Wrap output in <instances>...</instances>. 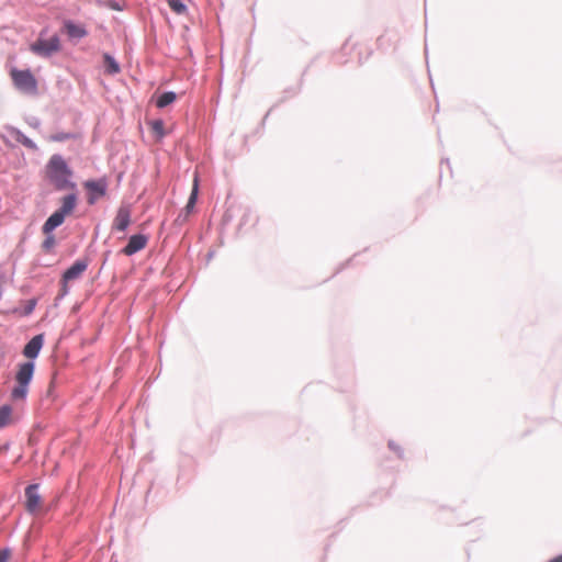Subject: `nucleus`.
I'll return each instance as SVG.
<instances>
[{
  "mask_svg": "<svg viewBox=\"0 0 562 562\" xmlns=\"http://www.w3.org/2000/svg\"><path fill=\"white\" fill-rule=\"evenodd\" d=\"M75 137H76V135L72 134V133L59 132V133L50 135L48 137V139L50 142H65V140H68V139H72Z\"/></svg>",
  "mask_w": 562,
  "mask_h": 562,
  "instance_id": "nucleus-21",
  "label": "nucleus"
},
{
  "mask_svg": "<svg viewBox=\"0 0 562 562\" xmlns=\"http://www.w3.org/2000/svg\"><path fill=\"white\" fill-rule=\"evenodd\" d=\"M198 193H199V176L195 173L194 178H193L192 191H191L190 198L188 200V203L186 205L187 213H190L193 210L196 199H198Z\"/></svg>",
  "mask_w": 562,
  "mask_h": 562,
  "instance_id": "nucleus-15",
  "label": "nucleus"
},
{
  "mask_svg": "<svg viewBox=\"0 0 562 562\" xmlns=\"http://www.w3.org/2000/svg\"><path fill=\"white\" fill-rule=\"evenodd\" d=\"M131 224V209L127 205L119 207L114 217L112 228L119 232H124Z\"/></svg>",
  "mask_w": 562,
  "mask_h": 562,
  "instance_id": "nucleus-8",
  "label": "nucleus"
},
{
  "mask_svg": "<svg viewBox=\"0 0 562 562\" xmlns=\"http://www.w3.org/2000/svg\"><path fill=\"white\" fill-rule=\"evenodd\" d=\"M35 366L33 362H24L18 366L15 373V386L12 389L10 397L12 401H24L29 393V385L33 379Z\"/></svg>",
  "mask_w": 562,
  "mask_h": 562,
  "instance_id": "nucleus-2",
  "label": "nucleus"
},
{
  "mask_svg": "<svg viewBox=\"0 0 562 562\" xmlns=\"http://www.w3.org/2000/svg\"><path fill=\"white\" fill-rule=\"evenodd\" d=\"M38 485L37 484H31L25 488V507L26 510L31 514H35L40 512L42 507V497L37 493Z\"/></svg>",
  "mask_w": 562,
  "mask_h": 562,
  "instance_id": "nucleus-7",
  "label": "nucleus"
},
{
  "mask_svg": "<svg viewBox=\"0 0 562 562\" xmlns=\"http://www.w3.org/2000/svg\"><path fill=\"white\" fill-rule=\"evenodd\" d=\"M176 93L175 92H164L156 101V105L158 108H165L169 104H171L176 100Z\"/></svg>",
  "mask_w": 562,
  "mask_h": 562,
  "instance_id": "nucleus-17",
  "label": "nucleus"
},
{
  "mask_svg": "<svg viewBox=\"0 0 562 562\" xmlns=\"http://www.w3.org/2000/svg\"><path fill=\"white\" fill-rule=\"evenodd\" d=\"M83 188L88 191V204L93 205L100 198L105 195L108 189V181L105 178H101L98 180H88L83 182Z\"/></svg>",
  "mask_w": 562,
  "mask_h": 562,
  "instance_id": "nucleus-4",
  "label": "nucleus"
},
{
  "mask_svg": "<svg viewBox=\"0 0 562 562\" xmlns=\"http://www.w3.org/2000/svg\"><path fill=\"white\" fill-rule=\"evenodd\" d=\"M66 215L55 211L44 223L42 229L44 234H50L56 227L60 226L65 221Z\"/></svg>",
  "mask_w": 562,
  "mask_h": 562,
  "instance_id": "nucleus-11",
  "label": "nucleus"
},
{
  "mask_svg": "<svg viewBox=\"0 0 562 562\" xmlns=\"http://www.w3.org/2000/svg\"><path fill=\"white\" fill-rule=\"evenodd\" d=\"M34 306H35V302H34V301H31V302H30V305H29V307H27V310H26V313H27V314H29V313H31V312L33 311Z\"/></svg>",
  "mask_w": 562,
  "mask_h": 562,
  "instance_id": "nucleus-24",
  "label": "nucleus"
},
{
  "mask_svg": "<svg viewBox=\"0 0 562 562\" xmlns=\"http://www.w3.org/2000/svg\"><path fill=\"white\" fill-rule=\"evenodd\" d=\"M45 177L58 191L74 190L76 188V183L71 181L72 170L66 160L58 154H55L49 158L45 167Z\"/></svg>",
  "mask_w": 562,
  "mask_h": 562,
  "instance_id": "nucleus-1",
  "label": "nucleus"
},
{
  "mask_svg": "<svg viewBox=\"0 0 562 562\" xmlns=\"http://www.w3.org/2000/svg\"><path fill=\"white\" fill-rule=\"evenodd\" d=\"M151 132L157 135L158 138H162L166 135L165 124L161 120H155L149 122Z\"/></svg>",
  "mask_w": 562,
  "mask_h": 562,
  "instance_id": "nucleus-18",
  "label": "nucleus"
},
{
  "mask_svg": "<svg viewBox=\"0 0 562 562\" xmlns=\"http://www.w3.org/2000/svg\"><path fill=\"white\" fill-rule=\"evenodd\" d=\"M11 558V551L9 549L0 550V562H8Z\"/></svg>",
  "mask_w": 562,
  "mask_h": 562,
  "instance_id": "nucleus-23",
  "label": "nucleus"
},
{
  "mask_svg": "<svg viewBox=\"0 0 562 562\" xmlns=\"http://www.w3.org/2000/svg\"><path fill=\"white\" fill-rule=\"evenodd\" d=\"M147 243V236L142 234L133 235L130 237L127 245L122 249V252L126 256H132L137 251L144 249Z\"/></svg>",
  "mask_w": 562,
  "mask_h": 562,
  "instance_id": "nucleus-9",
  "label": "nucleus"
},
{
  "mask_svg": "<svg viewBox=\"0 0 562 562\" xmlns=\"http://www.w3.org/2000/svg\"><path fill=\"white\" fill-rule=\"evenodd\" d=\"M170 9L177 14H183L187 11V7L181 0H168Z\"/></svg>",
  "mask_w": 562,
  "mask_h": 562,
  "instance_id": "nucleus-20",
  "label": "nucleus"
},
{
  "mask_svg": "<svg viewBox=\"0 0 562 562\" xmlns=\"http://www.w3.org/2000/svg\"><path fill=\"white\" fill-rule=\"evenodd\" d=\"M103 59H104V67H105V70L108 74L114 75V74L120 72V66L112 56H110L109 54H105L103 56Z\"/></svg>",
  "mask_w": 562,
  "mask_h": 562,
  "instance_id": "nucleus-16",
  "label": "nucleus"
},
{
  "mask_svg": "<svg viewBox=\"0 0 562 562\" xmlns=\"http://www.w3.org/2000/svg\"><path fill=\"white\" fill-rule=\"evenodd\" d=\"M44 344L42 334L34 336L24 347L23 355L26 358L34 359L38 356Z\"/></svg>",
  "mask_w": 562,
  "mask_h": 562,
  "instance_id": "nucleus-10",
  "label": "nucleus"
},
{
  "mask_svg": "<svg viewBox=\"0 0 562 562\" xmlns=\"http://www.w3.org/2000/svg\"><path fill=\"white\" fill-rule=\"evenodd\" d=\"M13 423V409L10 405L0 407V428L7 427Z\"/></svg>",
  "mask_w": 562,
  "mask_h": 562,
  "instance_id": "nucleus-14",
  "label": "nucleus"
},
{
  "mask_svg": "<svg viewBox=\"0 0 562 562\" xmlns=\"http://www.w3.org/2000/svg\"><path fill=\"white\" fill-rule=\"evenodd\" d=\"M30 48L38 56L48 57L60 49V42L57 36H53L48 40L38 38Z\"/></svg>",
  "mask_w": 562,
  "mask_h": 562,
  "instance_id": "nucleus-5",
  "label": "nucleus"
},
{
  "mask_svg": "<svg viewBox=\"0 0 562 562\" xmlns=\"http://www.w3.org/2000/svg\"><path fill=\"white\" fill-rule=\"evenodd\" d=\"M88 265L86 261H76L70 268H68L61 278V289L60 296H64L68 293L67 283L74 280H77L81 277V274L86 271Z\"/></svg>",
  "mask_w": 562,
  "mask_h": 562,
  "instance_id": "nucleus-6",
  "label": "nucleus"
},
{
  "mask_svg": "<svg viewBox=\"0 0 562 562\" xmlns=\"http://www.w3.org/2000/svg\"><path fill=\"white\" fill-rule=\"evenodd\" d=\"M547 562H562V554H560V555H558V557H555V558H553V559H551V560H549Z\"/></svg>",
  "mask_w": 562,
  "mask_h": 562,
  "instance_id": "nucleus-25",
  "label": "nucleus"
},
{
  "mask_svg": "<svg viewBox=\"0 0 562 562\" xmlns=\"http://www.w3.org/2000/svg\"><path fill=\"white\" fill-rule=\"evenodd\" d=\"M15 139L30 149H36V145L20 131H14Z\"/></svg>",
  "mask_w": 562,
  "mask_h": 562,
  "instance_id": "nucleus-19",
  "label": "nucleus"
},
{
  "mask_svg": "<svg viewBox=\"0 0 562 562\" xmlns=\"http://www.w3.org/2000/svg\"><path fill=\"white\" fill-rule=\"evenodd\" d=\"M76 205H77V195L71 193V194L65 195L61 199V205L58 209V211L61 212L63 214H65L66 216H68L74 212V210L76 209Z\"/></svg>",
  "mask_w": 562,
  "mask_h": 562,
  "instance_id": "nucleus-12",
  "label": "nucleus"
},
{
  "mask_svg": "<svg viewBox=\"0 0 562 562\" xmlns=\"http://www.w3.org/2000/svg\"><path fill=\"white\" fill-rule=\"evenodd\" d=\"M64 26L68 36L71 38H82L88 34L82 25L75 24L71 21H66Z\"/></svg>",
  "mask_w": 562,
  "mask_h": 562,
  "instance_id": "nucleus-13",
  "label": "nucleus"
},
{
  "mask_svg": "<svg viewBox=\"0 0 562 562\" xmlns=\"http://www.w3.org/2000/svg\"><path fill=\"white\" fill-rule=\"evenodd\" d=\"M10 76L14 87L20 91L29 94H35L37 92V81L30 70L13 68L10 71Z\"/></svg>",
  "mask_w": 562,
  "mask_h": 562,
  "instance_id": "nucleus-3",
  "label": "nucleus"
},
{
  "mask_svg": "<svg viewBox=\"0 0 562 562\" xmlns=\"http://www.w3.org/2000/svg\"><path fill=\"white\" fill-rule=\"evenodd\" d=\"M47 237L43 241V249L49 251L56 244L55 237L52 234H46Z\"/></svg>",
  "mask_w": 562,
  "mask_h": 562,
  "instance_id": "nucleus-22",
  "label": "nucleus"
}]
</instances>
